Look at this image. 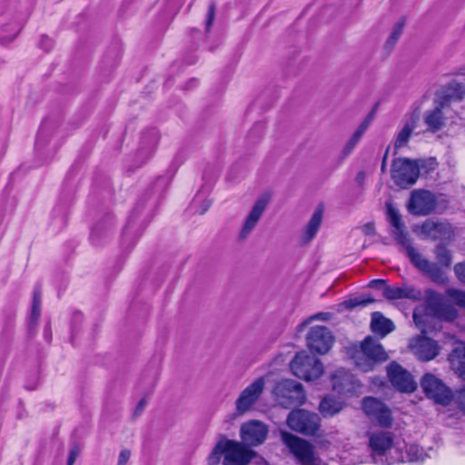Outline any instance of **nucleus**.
<instances>
[{
  "label": "nucleus",
  "mask_w": 465,
  "mask_h": 465,
  "mask_svg": "<svg viewBox=\"0 0 465 465\" xmlns=\"http://www.w3.org/2000/svg\"><path fill=\"white\" fill-rule=\"evenodd\" d=\"M370 458L377 465L401 463L404 440H397L391 431L374 430L369 433Z\"/></svg>",
  "instance_id": "nucleus-1"
},
{
  "label": "nucleus",
  "mask_w": 465,
  "mask_h": 465,
  "mask_svg": "<svg viewBox=\"0 0 465 465\" xmlns=\"http://www.w3.org/2000/svg\"><path fill=\"white\" fill-rule=\"evenodd\" d=\"M465 95V87L459 83L452 82L439 91L434 100V108L425 112L423 120L428 131L435 133L445 125V111L452 101H460Z\"/></svg>",
  "instance_id": "nucleus-2"
},
{
  "label": "nucleus",
  "mask_w": 465,
  "mask_h": 465,
  "mask_svg": "<svg viewBox=\"0 0 465 465\" xmlns=\"http://www.w3.org/2000/svg\"><path fill=\"white\" fill-rule=\"evenodd\" d=\"M223 456V465H248L254 452L242 443L220 440L208 456L210 465H217Z\"/></svg>",
  "instance_id": "nucleus-3"
},
{
  "label": "nucleus",
  "mask_w": 465,
  "mask_h": 465,
  "mask_svg": "<svg viewBox=\"0 0 465 465\" xmlns=\"http://www.w3.org/2000/svg\"><path fill=\"white\" fill-rule=\"evenodd\" d=\"M355 365L362 371H372L376 364L388 360V354L378 340L367 336L359 349H355L351 355Z\"/></svg>",
  "instance_id": "nucleus-4"
},
{
  "label": "nucleus",
  "mask_w": 465,
  "mask_h": 465,
  "mask_svg": "<svg viewBox=\"0 0 465 465\" xmlns=\"http://www.w3.org/2000/svg\"><path fill=\"white\" fill-rule=\"evenodd\" d=\"M281 440L301 465H326L315 454L313 446L304 439L288 431H281Z\"/></svg>",
  "instance_id": "nucleus-5"
},
{
  "label": "nucleus",
  "mask_w": 465,
  "mask_h": 465,
  "mask_svg": "<svg viewBox=\"0 0 465 465\" xmlns=\"http://www.w3.org/2000/svg\"><path fill=\"white\" fill-rule=\"evenodd\" d=\"M290 367L293 375L307 381H314L323 373L322 361L304 351L296 353Z\"/></svg>",
  "instance_id": "nucleus-6"
},
{
  "label": "nucleus",
  "mask_w": 465,
  "mask_h": 465,
  "mask_svg": "<svg viewBox=\"0 0 465 465\" xmlns=\"http://www.w3.org/2000/svg\"><path fill=\"white\" fill-rule=\"evenodd\" d=\"M391 174L396 185L408 188L419 178L420 167L416 161L400 157L392 161Z\"/></svg>",
  "instance_id": "nucleus-7"
},
{
  "label": "nucleus",
  "mask_w": 465,
  "mask_h": 465,
  "mask_svg": "<svg viewBox=\"0 0 465 465\" xmlns=\"http://www.w3.org/2000/svg\"><path fill=\"white\" fill-rule=\"evenodd\" d=\"M275 401L284 408L301 405L305 401L302 385L293 380H282L273 389Z\"/></svg>",
  "instance_id": "nucleus-8"
},
{
  "label": "nucleus",
  "mask_w": 465,
  "mask_h": 465,
  "mask_svg": "<svg viewBox=\"0 0 465 465\" xmlns=\"http://www.w3.org/2000/svg\"><path fill=\"white\" fill-rule=\"evenodd\" d=\"M287 424L292 430L311 436L319 430L321 418L316 413L297 409L289 413Z\"/></svg>",
  "instance_id": "nucleus-9"
},
{
  "label": "nucleus",
  "mask_w": 465,
  "mask_h": 465,
  "mask_svg": "<svg viewBox=\"0 0 465 465\" xmlns=\"http://www.w3.org/2000/svg\"><path fill=\"white\" fill-rule=\"evenodd\" d=\"M406 254L411 263L420 272L429 276L432 282L440 284H445L448 282L443 267L424 258L413 246H408Z\"/></svg>",
  "instance_id": "nucleus-10"
},
{
  "label": "nucleus",
  "mask_w": 465,
  "mask_h": 465,
  "mask_svg": "<svg viewBox=\"0 0 465 465\" xmlns=\"http://www.w3.org/2000/svg\"><path fill=\"white\" fill-rule=\"evenodd\" d=\"M437 198L428 190H414L407 203L409 213L415 216H426L436 210Z\"/></svg>",
  "instance_id": "nucleus-11"
},
{
  "label": "nucleus",
  "mask_w": 465,
  "mask_h": 465,
  "mask_svg": "<svg viewBox=\"0 0 465 465\" xmlns=\"http://www.w3.org/2000/svg\"><path fill=\"white\" fill-rule=\"evenodd\" d=\"M420 386L426 396L437 403L448 405L452 400L451 391L433 374H425L420 381Z\"/></svg>",
  "instance_id": "nucleus-12"
},
{
  "label": "nucleus",
  "mask_w": 465,
  "mask_h": 465,
  "mask_svg": "<svg viewBox=\"0 0 465 465\" xmlns=\"http://www.w3.org/2000/svg\"><path fill=\"white\" fill-rule=\"evenodd\" d=\"M334 338L331 331L325 326L312 327L307 334L308 348L316 353L325 354L332 346Z\"/></svg>",
  "instance_id": "nucleus-13"
},
{
  "label": "nucleus",
  "mask_w": 465,
  "mask_h": 465,
  "mask_svg": "<svg viewBox=\"0 0 465 465\" xmlns=\"http://www.w3.org/2000/svg\"><path fill=\"white\" fill-rule=\"evenodd\" d=\"M265 387L264 378L256 379L248 385L239 395L235 401L236 411L239 414H243L250 411L258 401Z\"/></svg>",
  "instance_id": "nucleus-14"
},
{
  "label": "nucleus",
  "mask_w": 465,
  "mask_h": 465,
  "mask_svg": "<svg viewBox=\"0 0 465 465\" xmlns=\"http://www.w3.org/2000/svg\"><path fill=\"white\" fill-rule=\"evenodd\" d=\"M365 414L376 420L382 427H390L392 423L391 410L381 401L373 397H366L362 401Z\"/></svg>",
  "instance_id": "nucleus-15"
},
{
  "label": "nucleus",
  "mask_w": 465,
  "mask_h": 465,
  "mask_svg": "<svg viewBox=\"0 0 465 465\" xmlns=\"http://www.w3.org/2000/svg\"><path fill=\"white\" fill-rule=\"evenodd\" d=\"M387 374L391 384L400 391L412 392L417 384L411 374L399 363L392 361L387 367Z\"/></svg>",
  "instance_id": "nucleus-16"
},
{
  "label": "nucleus",
  "mask_w": 465,
  "mask_h": 465,
  "mask_svg": "<svg viewBox=\"0 0 465 465\" xmlns=\"http://www.w3.org/2000/svg\"><path fill=\"white\" fill-rule=\"evenodd\" d=\"M267 434V426L259 420H250L243 423L241 427V438L249 446L262 444L265 440Z\"/></svg>",
  "instance_id": "nucleus-17"
},
{
  "label": "nucleus",
  "mask_w": 465,
  "mask_h": 465,
  "mask_svg": "<svg viewBox=\"0 0 465 465\" xmlns=\"http://www.w3.org/2000/svg\"><path fill=\"white\" fill-rule=\"evenodd\" d=\"M387 216L390 223L393 227L392 234L394 239L405 249L407 252L408 246H411L409 234L405 229V225L401 220V215L399 210L391 203H386Z\"/></svg>",
  "instance_id": "nucleus-18"
},
{
  "label": "nucleus",
  "mask_w": 465,
  "mask_h": 465,
  "mask_svg": "<svg viewBox=\"0 0 465 465\" xmlns=\"http://www.w3.org/2000/svg\"><path fill=\"white\" fill-rule=\"evenodd\" d=\"M331 382L333 390L345 396L354 394L361 386L355 377L343 369L331 375Z\"/></svg>",
  "instance_id": "nucleus-19"
},
{
  "label": "nucleus",
  "mask_w": 465,
  "mask_h": 465,
  "mask_svg": "<svg viewBox=\"0 0 465 465\" xmlns=\"http://www.w3.org/2000/svg\"><path fill=\"white\" fill-rule=\"evenodd\" d=\"M421 234L431 240H449L451 238L453 232L451 226L447 223H439L428 220L424 222L420 227Z\"/></svg>",
  "instance_id": "nucleus-20"
},
{
  "label": "nucleus",
  "mask_w": 465,
  "mask_h": 465,
  "mask_svg": "<svg viewBox=\"0 0 465 465\" xmlns=\"http://www.w3.org/2000/svg\"><path fill=\"white\" fill-rule=\"evenodd\" d=\"M447 360L453 373L465 381V342L461 341H455Z\"/></svg>",
  "instance_id": "nucleus-21"
},
{
  "label": "nucleus",
  "mask_w": 465,
  "mask_h": 465,
  "mask_svg": "<svg viewBox=\"0 0 465 465\" xmlns=\"http://www.w3.org/2000/svg\"><path fill=\"white\" fill-rule=\"evenodd\" d=\"M267 205V201L264 198L258 199L249 214L244 220L242 227L239 233L240 240H245L251 232L253 231L258 222L260 221L265 208Z\"/></svg>",
  "instance_id": "nucleus-22"
},
{
  "label": "nucleus",
  "mask_w": 465,
  "mask_h": 465,
  "mask_svg": "<svg viewBox=\"0 0 465 465\" xmlns=\"http://www.w3.org/2000/svg\"><path fill=\"white\" fill-rule=\"evenodd\" d=\"M383 296L388 300L409 299L420 301L422 292L412 285L402 284L401 286H386L383 289Z\"/></svg>",
  "instance_id": "nucleus-23"
},
{
  "label": "nucleus",
  "mask_w": 465,
  "mask_h": 465,
  "mask_svg": "<svg viewBox=\"0 0 465 465\" xmlns=\"http://www.w3.org/2000/svg\"><path fill=\"white\" fill-rule=\"evenodd\" d=\"M371 329L374 333L383 338L394 330V324L390 319L385 318L382 313L375 312L371 316Z\"/></svg>",
  "instance_id": "nucleus-24"
},
{
  "label": "nucleus",
  "mask_w": 465,
  "mask_h": 465,
  "mask_svg": "<svg viewBox=\"0 0 465 465\" xmlns=\"http://www.w3.org/2000/svg\"><path fill=\"white\" fill-rule=\"evenodd\" d=\"M439 345L435 341L424 338L419 342L417 355L421 361H428L434 359L439 354Z\"/></svg>",
  "instance_id": "nucleus-25"
},
{
  "label": "nucleus",
  "mask_w": 465,
  "mask_h": 465,
  "mask_svg": "<svg viewBox=\"0 0 465 465\" xmlns=\"http://www.w3.org/2000/svg\"><path fill=\"white\" fill-rule=\"evenodd\" d=\"M322 209H317L313 213L302 233V241L303 243L309 242L315 237L322 222Z\"/></svg>",
  "instance_id": "nucleus-26"
},
{
  "label": "nucleus",
  "mask_w": 465,
  "mask_h": 465,
  "mask_svg": "<svg viewBox=\"0 0 465 465\" xmlns=\"http://www.w3.org/2000/svg\"><path fill=\"white\" fill-rule=\"evenodd\" d=\"M416 122L417 119L415 117H411V119L404 124L401 130L399 131L394 142V154L398 153L399 149L408 144L411 134L417 126Z\"/></svg>",
  "instance_id": "nucleus-27"
},
{
  "label": "nucleus",
  "mask_w": 465,
  "mask_h": 465,
  "mask_svg": "<svg viewBox=\"0 0 465 465\" xmlns=\"http://www.w3.org/2000/svg\"><path fill=\"white\" fill-rule=\"evenodd\" d=\"M343 408V404L339 400L331 396L324 397L320 403V411L324 417H331L340 412Z\"/></svg>",
  "instance_id": "nucleus-28"
},
{
  "label": "nucleus",
  "mask_w": 465,
  "mask_h": 465,
  "mask_svg": "<svg viewBox=\"0 0 465 465\" xmlns=\"http://www.w3.org/2000/svg\"><path fill=\"white\" fill-rule=\"evenodd\" d=\"M402 460L401 462H418L423 461L428 454L417 444H410L402 450Z\"/></svg>",
  "instance_id": "nucleus-29"
},
{
  "label": "nucleus",
  "mask_w": 465,
  "mask_h": 465,
  "mask_svg": "<svg viewBox=\"0 0 465 465\" xmlns=\"http://www.w3.org/2000/svg\"><path fill=\"white\" fill-rule=\"evenodd\" d=\"M41 315V289L38 286L35 287L32 310L29 322V329L33 330L36 327V323Z\"/></svg>",
  "instance_id": "nucleus-30"
},
{
  "label": "nucleus",
  "mask_w": 465,
  "mask_h": 465,
  "mask_svg": "<svg viewBox=\"0 0 465 465\" xmlns=\"http://www.w3.org/2000/svg\"><path fill=\"white\" fill-rule=\"evenodd\" d=\"M435 257L438 264L444 268H449L451 264L452 258L450 252L443 245L439 244L435 249Z\"/></svg>",
  "instance_id": "nucleus-31"
},
{
  "label": "nucleus",
  "mask_w": 465,
  "mask_h": 465,
  "mask_svg": "<svg viewBox=\"0 0 465 465\" xmlns=\"http://www.w3.org/2000/svg\"><path fill=\"white\" fill-rule=\"evenodd\" d=\"M374 302L373 298L371 297H365V296H356L350 298L348 300H345L341 305L345 309H354L356 307H366L369 304L372 303Z\"/></svg>",
  "instance_id": "nucleus-32"
},
{
  "label": "nucleus",
  "mask_w": 465,
  "mask_h": 465,
  "mask_svg": "<svg viewBox=\"0 0 465 465\" xmlns=\"http://www.w3.org/2000/svg\"><path fill=\"white\" fill-rule=\"evenodd\" d=\"M446 296L457 306L465 310V292L455 288H448Z\"/></svg>",
  "instance_id": "nucleus-33"
},
{
  "label": "nucleus",
  "mask_w": 465,
  "mask_h": 465,
  "mask_svg": "<svg viewBox=\"0 0 465 465\" xmlns=\"http://www.w3.org/2000/svg\"><path fill=\"white\" fill-rule=\"evenodd\" d=\"M404 23H405L404 19H401L393 26L391 35L386 43L387 46L392 47L395 45V43L398 41V39L400 38V36L401 35V34L403 32Z\"/></svg>",
  "instance_id": "nucleus-34"
},
{
  "label": "nucleus",
  "mask_w": 465,
  "mask_h": 465,
  "mask_svg": "<svg viewBox=\"0 0 465 465\" xmlns=\"http://www.w3.org/2000/svg\"><path fill=\"white\" fill-rule=\"evenodd\" d=\"M361 139V136L354 132L353 134L351 135V137L346 143V144L342 150L343 157H346L351 153V152L354 150L355 146L358 144V143L360 142Z\"/></svg>",
  "instance_id": "nucleus-35"
},
{
  "label": "nucleus",
  "mask_w": 465,
  "mask_h": 465,
  "mask_svg": "<svg viewBox=\"0 0 465 465\" xmlns=\"http://www.w3.org/2000/svg\"><path fill=\"white\" fill-rule=\"evenodd\" d=\"M158 133L156 130L152 129L147 134L143 135V143L148 148H153L158 142Z\"/></svg>",
  "instance_id": "nucleus-36"
},
{
  "label": "nucleus",
  "mask_w": 465,
  "mask_h": 465,
  "mask_svg": "<svg viewBox=\"0 0 465 465\" xmlns=\"http://www.w3.org/2000/svg\"><path fill=\"white\" fill-rule=\"evenodd\" d=\"M439 313L440 316H442L444 319L448 321H453L458 316V312L456 309H454L452 306L449 305H442L439 309Z\"/></svg>",
  "instance_id": "nucleus-37"
},
{
  "label": "nucleus",
  "mask_w": 465,
  "mask_h": 465,
  "mask_svg": "<svg viewBox=\"0 0 465 465\" xmlns=\"http://www.w3.org/2000/svg\"><path fill=\"white\" fill-rule=\"evenodd\" d=\"M452 398L457 402L459 408L465 413V385L452 393Z\"/></svg>",
  "instance_id": "nucleus-38"
},
{
  "label": "nucleus",
  "mask_w": 465,
  "mask_h": 465,
  "mask_svg": "<svg viewBox=\"0 0 465 465\" xmlns=\"http://www.w3.org/2000/svg\"><path fill=\"white\" fill-rule=\"evenodd\" d=\"M214 15H215V5L213 3H210L209 8H208V13H207V17H206V21H205V29L207 32L210 30L211 26L213 25V23L214 20Z\"/></svg>",
  "instance_id": "nucleus-39"
},
{
  "label": "nucleus",
  "mask_w": 465,
  "mask_h": 465,
  "mask_svg": "<svg viewBox=\"0 0 465 465\" xmlns=\"http://www.w3.org/2000/svg\"><path fill=\"white\" fill-rule=\"evenodd\" d=\"M454 272L457 279L460 282L465 283V262L457 263L454 266Z\"/></svg>",
  "instance_id": "nucleus-40"
},
{
  "label": "nucleus",
  "mask_w": 465,
  "mask_h": 465,
  "mask_svg": "<svg viewBox=\"0 0 465 465\" xmlns=\"http://www.w3.org/2000/svg\"><path fill=\"white\" fill-rule=\"evenodd\" d=\"M372 120V115L371 114H370L363 121L362 123L359 125V127L357 128V130L355 131L356 134H358L359 135H361L362 137V135L364 134V133L367 131V129L369 128L370 124H371V122Z\"/></svg>",
  "instance_id": "nucleus-41"
},
{
  "label": "nucleus",
  "mask_w": 465,
  "mask_h": 465,
  "mask_svg": "<svg viewBox=\"0 0 465 465\" xmlns=\"http://www.w3.org/2000/svg\"><path fill=\"white\" fill-rule=\"evenodd\" d=\"M130 457H131L130 450H128L126 449L122 450L119 453L117 465H125L128 462Z\"/></svg>",
  "instance_id": "nucleus-42"
},
{
  "label": "nucleus",
  "mask_w": 465,
  "mask_h": 465,
  "mask_svg": "<svg viewBox=\"0 0 465 465\" xmlns=\"http://www.w3.org/2000/svg\"><path fill=\"white\" fill-rule=\"evenodd\" d=\"M39 45L42 49L49 51L53 47V42L48 36L43 35L41 36Z\"/></svg>",
  "instance_id": "nucleus-43"
},
{
  "label": "nucleus",
  "mask_w": 465,
  "mask_h": 465,
  "mask_svg": "<svg viewBox=\"0 0 465 465\" xmlns=\"http://www.w3.org/2000/svg\"><path fill=\"white\" fill-rule=\"evenodd\" d=\"M328 319V313H325V312H319L317 314H314L312 315V317H310L307 321H305L304 322L302 323L301 327H303L307 324H309L311 322L314 321V320H322V321H325Z\"/></svg>",
  "instance_id": "nucleus-44"
},
{
  "label": "nucleus",
  "mask_w": 465,
  "mask_h": 465,
  "mask_svg": "<svg viewBox=\"0 0 465 465\" xmlns=\"http://www.w3.org/2000/svg\"><path fill=\"white\" fill-rule=\"evenodd\" d=\"M361 231L366 235H373L375 233V227L373 223H367L361 227Z\"/></svg>",
  "instance_id": "nucleus-45"
},
{
  "label": "nucleus",
  "mask_w": 465,
  "mask_h": 465,
  "mask_svg": "<svg viewBox=\"0 0 465 465\" xmlns=\"http://www.w3.org/2000/svg\"><path fill=\"white\" fill-rule=\"evenodd\" d=\"M78 456V450L77 449H72L69 453V457L67 460V465H73Z\"/></svg>",
  "instance_id": "nucleus-46"
},
{
  "label": "nucleus",
  "mask_w": 465,
  "mask_h": 465,
  "mask_svg": "<svg viewBox=\"0 0 465 465\" xmlns=\"http://www.w3.org/2000/svg\"><path fill=\"white\" fill-rule=\"evenodd\" d=\"M361 462H363V460H361L359 459H357L356 460H353V461H349L348 457L345 454L341 457V465H356V464H359Z\"/></svg>",
  "instance_id": "nucleus-47"
},
{
  "label": "nucleus",
  "mask_w": 465,
  "mask_h": 465,
  "mask_svg": "<svg viewBox=\"0 0 465 465\" xmlns=\"http://www.w3.org/2000/svg\"><path fill=\"white\" fill-rule=\"evenodd\" d=\"M145 405H146V401L144 399H142L135 408L134 414L135 415L141 414L143 412Z\"/></svg>",
  "instance_id": "nucleus-48"
},
{
  "label": "nucleus",
  "mask_w": 465,
  "mask_h": 465,
  "mask_svg": "<svg viewBox=\"0 0 465 465\" xmlns=\"http://www.w3.org/2000/svg\"><path fill=\"white\" fill-rule=\"evenodd\" d=\"M389 150H390V147L387 148L385 153H384V156H383V159H382V163H381V170L382 173H385L386 172V161H387V157H388V153H389Z\"/></svg>",
  "instance_id": "nucleus-49"
},
{
  "label": "nucleus",
  "mask_w": 465,
  "mask_h": 465,
  "mask_svg": "<svg viewBox=\"0 0 465 465\" xmlns=\"http://www.w3.org/2000/svg\"><path fill=\"white\" fill-rule=\"evenodd\" d=\"M50 329L46 326L45 329V336L47 340L50 339Z\"/></svg>",
  "instance_id": "nucleus-50"
},
{
  "label": "nucleus",
  "mask_w": 465,
  "mask_h": 465,
  "mask_svg": "<svg viewBox=\"0 0 465 465\" xmlns=\"http://www.w3.org/2000/svg\"><path fill=\"white\" fill-rule=\"evenodd\" d=\"M74 319L75 321H80V320L82 319V314H81L80 312H76V313H74Z\"/></svg>",
  "instance_id": "nucleus-51"
},
{
  "label": "nucleus",
  "mask_w": 465,
  "mask_h": 465,
  "mask_svg": "<svg viewBox=\"0 0 465 465\" xmlns=\"http://www.w3.org/2000/svg\"><path fill=\"white\" fill-rule=\"evenodd\" d=\"M384 281L383 280H376V281H373L371 283L372 284H384Z\"/></svg>",
  "instance_id": "nucleus-52"
},
{
  "label": "nucleus",
  "mask_w": 465,
  "mask_h": 465,
  "mask_svg": "<svg viewBox=\"0 0 465 465\" xmlns=\"http://www.w3.org/2000/svg\"><path fill=\"white\" fill-rule=\"evenodd\" d=\"M210 204H211V203L208 202V203H206L205 208L201 212V213H204V212H205V211L210 207Z\"/></svg>",
  "instance_id": "nucleus-53"
},
{
  "label": "nucleus",
  "mask_w": 465,
  "mask_h": 465,
  "mask_svg": "<svg viewBox=\"0 0 465 465\" xmlns=\"http://www.w3.org/2000/svg\"><path fill=\"white\" fill-rule=\"evenodd\" d=\"M162 181H163V179H159L157 183H161Z\"/></svg>",
  "instance_id": "nucleus-54"
}]
</instances>
